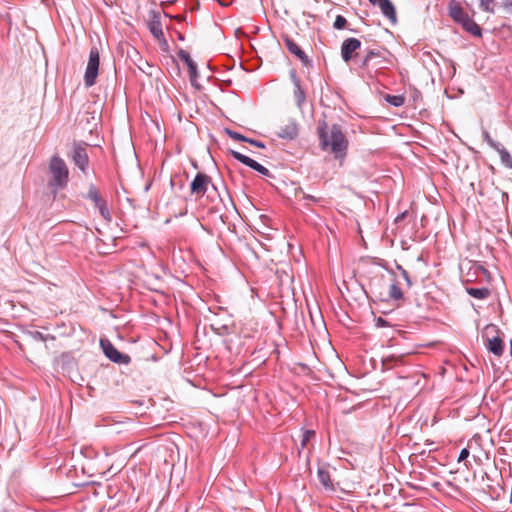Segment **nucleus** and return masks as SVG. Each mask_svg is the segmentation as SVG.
Wrapping results in <instances>:
<instances>
[{"label": "nucleus", "instance_id": "obj_1", "mask_svg": "<svg viewBox=\"0 0 512 512\" xmlns=\"http://www.w3.org/2000/svg\"><path fill=\"white\" fill-rule=\"evenodd\" d=\"M317 135L321 150L329 151L335 159L342 160L346 157L349 141L339 124L329 126L325 120H321L317 125Z\"/></svg>", "mask_w": 512, "mask_h": 512}, {"label": "nucleus", "instance_id": "obj_2", "mask_svg": "<svg viewBox=\"0 0 512 512\" xmlns=\"http://www.w3.org/2000/svg\"><path fill=\"white\" fill-rule=\"evenodd\" d=\"M49 172L51 178L48 182L49 187L58 190L64 188L68 183L69 170L62 158L54 155L50 159Z\"/></svg>", "mask_w": 512, "mask_h": 512}, {"label": "nucleus", "instance_id": "obj_3", "mask_svg": "<svg viewBox=\"0 0 512 512\" xmlns=\"http://www.w3.org/2000/svg\"><path fill=\"white\" fill-rule=\"evenodd\" d=\"M501 332L495 324H488L482 331V338L485 341L486 348L495 356H502L504 352V342Z\"/></svg>", "mask_w": 512, "mask_h": 512}, {"label": "nucleus", "instance_id": "obj_4", "mask_svg": "<svg viewBox=\"0 0 512 512\" xmlns=\"http://www.w3.org/2000/svg\"><path fill=\"white\" fill-rule=\"evenodd\" d=\"M391 64L392 61L386 49H368L361 62V67L369 68L372 66L376 69H384Z\"/></svg>", "mask_w": 512, "mask_h": 512}, {"label": "nucleus", "instance_id": "obj_5", "mask_svg": "<svg viewBox=\"0 0 512 512\" xmlns=\"http://www.w3.org/2000/svg\"><path fill=\"white\" fill-rule=\"evenodd\" d=\"M99 63V51L97 48L93 47L89 53V59L84 75V83L87 87H91L95 84L98 75Z\"/></svg>", "mask_w": 512, "mask_h": 512}, {"label": "nucleus", "instance_id": "obj_6", "mask_svg": "<svg viewBox=\"0 0 512 512\" xmlns=\"http://www.w3.org/2000/svg\"><path fill=\"white\" fill-rule=\"evenodd\" d=\"M86 198L90 200L96 208H98L100 215L107 221L112 220L110 210L107 206L106 200H104L94 184H90L86 194Z\"/></svg>", "mask_w": 512, "mask_h": 512}, {"label": "nucleus", "instance_id": "obj_7", "mask_svg": "<svg viewBox=\"0 0 512 512\" xmlns=\"http://www.w3.org/2000/svg\"><path fill=\"white\" fill-rule=\"evenodd\" d=\"M101 347L105 356L114 363L117 364H129L131 358L127 354L119 352L109 340H101Z\"/></svg>", "mask_w": 512, "mask_h": 512}, {"label": "nucleus", "instance_id": "obj_8", "mask_svg": "<svg viewBox=\"0 0 512 512\" xmlns=\"http://www.w3.org/2000/svg\"><path fill=\"white\" fill-rule=\"evenodd\" d=\"M71 159L84 174L88 173L89 158L86 147L81 144H75L71 152Z\"/></svg>", "mask_w": 512, "mask_h": 512}, {"label": "nucleus", "instance_id": "obj_9", "mask_svg": "<svg viewBox=\"0 0 512 512\" xmlns=\"http://www.w3.org/2000/svg\"><path fill=\"white\" fill-rule=\"evenodd\" d=\"M210 184V176L202 172L197 173L190 184L191 194L195 195L197 198L203 197Z\"/></svg>", "mask_w": 512, "mask_h": 512}, {"label": "nucleus", "instance_id": "obj_10", "mask_svg": "<svg viewBox=\"0 0 512 512\" xmlns=\"http://www.w3.org/2000/svg\"><path fill=\"white\" fill-rule=\"evenodd\" d=\"M230 154L235 160L257 171L261 175L270 176V171L263 165L259 164L257 161L253 160L252 158L235 150H230Z\"/></svg>", "mask_w": 512, "mask_h": 512}, {"label": "nucleus", "instance_id": "obj_11", "mask_svg": "<svg viewBox=\"0 0 512 512\" xmlns=\"http://www.w3.org/2000/svg\"><path fill=\"white\" fill-rule=\"evenodd\" d=\"M230 154L235 160L257 171L261 175L270 176V171L263 165L259 164L257 161L253 160L252 158L235 150H230Z\"/></svg>", "mask_w": 512, "mask_h": 512}, {"label": "nucleus", "instance_id": "obj_12", "mask_svg": "<svg viewBox=\"0 0 512 512\" xmlns=\"http://www.w3.org/2000/svg\"><path fill=\"white\" fill-rule=\"evenodd\" d=\"M360 47L361 42L359 39L353 37L345 39L341 45V57L343 61L348 63Z\"/></svg>", "mask_w": 512, "mask_h": 512}, {"label": "nucleus", "instance_id": "obj_13", "mask_svg": "<svg viewBox=\"0 0 512 512\" xmlns=\"http://www.w3.org/2000/svg\"><path fill=\"white\" fill-rule=\"evenodd\" d=\"M286 48L291 54H294L304 66H311L312 61L308 58L305 52L289 37L284 39Z\"/></svg>", "mask_w": 512, "mask_h": 512}, {"label": "nucleus", "instance_id": "obj_14", "mask_svg": "<svg viewBox=\"0 0 512 512\" xmlns=\"http://www.w3.org/2000/svg\"><path fill=\"white\" fill-rule=\"evenodd\" d=\"M277 136L285 140H294L298 136V125L296 121L289 120L286 124L280 127L277 132Z\"/></svg>", "mask_w": 512, "mask_h": 512}, {"label": "nucleus", "instance_id": "obj_15", "mask_svg": "<svg viewBox=\"0 0 512 512\" xmlns=\"http://www.w3.org/2000/svg\"><path fill=\"white\" fill-rule=\"evenodd\" d=\"M449 14L454 21L461 25H463V23H466L470 19V16L463 10V8L458 3L450 5Z\"/></svg>", "mask_w": 512, "mask_h": 512}, {"label": "nucleus", "instance_id": "obj_16", "mask_svg": "<svg viewBox=\"0 0 512 512\" xmlns=\"http://www.w3.org/2000/svg\"><path fill=\"white\" fill-rule=\"evenodd\" d=\"M377 5L386 18H388L392 23H396L395 7L390 0H382Z\"/></svg>", "mask_w": 512, "mask_h": 512}, {"label": "nucleus", "instance_id": "obj_17", "mask_svg": "<svg viewBox=\"0 0 512 512\" xmlns=\"http://www.w3.org/2000/svg\"><path fill=\"white\" fill-rule=\"evenodd\" d=\"M150 33L159 41L164 40V33L162 29V24L160 21V17L154 14L153 19L149 23Z\"/></svg>", "mask_w": 512, "mask_h": 512}, {"label": "nucleus", "instance_id": "obj_18", "mask_svg": "<svg viewBox=\"0 0 512 512\" xmlns=\"http://www.w3.org/2000/svg\"><path fill=\"white\" fill-rule=\"evenodd\" d=\"M293 83H294V99L296 105L301 108L303 103L305 102V92L300 85V80L296 77L295 73L292 74Z\"/></svg>", "mask_w": 512, "mask_h": 512}, {"label": "nucleus", "instance_id": "obj_19", "mask_svg": "<svg viewBox=\"0 0 512 512\" xmlns=\"http://www.w3.org/2000/svg\"><path fill=\"white\" fill-rule=\"evenodd\" d=\"M317 476H318L319 482L322 484V486L326 490H330V491L334 490V486L331 481L330 473L326 469L319 468L318 472H317Z\"/></svg>", "mask_w": 512, "mask_h": 512}, {"label": "nucleus", "instance_id": "obj_20", "mask_svg": "<svg viewBox=\"0 0 512 512\" xmlns=\"http://www.w3.org/2000/svg\"><path fill=\"white\" fill-rule=\"evenodd\" d=\"M466 292L471 297L479 299V300L486 299L490 295V291L486 287H482V288L468 287V288H466Z\"/></svg>", "mask_w": 512, "mask_h": 512}, {"label": "nucleus", "instance_id": "obj_21", "mask_svg": "<svg viewBox=\"0 0 512 512\" xmlns=\"http://www.w3.org/2000/svg\"><path fill=\"white\" fill-rule=\"evenodd\" d=\"M495 150L499 153L502 164L507 168H512V157L507 149L502 144H500L499 148Z\"/></svg>", "mask_w": 512, "mask_h": 512}, {"label": "nucleus", "instance_id": "obj_22", "mask_svg": "<svg viewBox=\"0 0 512 512\" xmlns=\"http://www.w3.org/2000/svg\"><path fill=\"white\" fill-rule=\"evenodd\" d=\"M462 27L474 36H481V28L472 18H470L466 23H463Z\"/></svg>", "mask_w": 512, "mask_h": 512}, {"label": "nucleus", "instance_id": "obj_23", "mask_svg": "<svg viewBox=\"0 0 512 512\" xmlns=\"http://www.w3.org/2000/svg\"><path fill=\"white\" fill-rule=\"evenodd\" d=\"M402 361V356L391 355L382 360V364L386 369L393 368L398 362Z\"/></svg>", "mask_w": 512, "mask_h": 512}, {"label": "nucleus", "instance_id": "obj_24", "mask_svg": "<svg viewBox=\"0 0 512 512\" xmlns=\"http://www.w3.org/2000/svg\"><path fill=\"white\" fill-rule=\"evenodd\" d=\"M389 297L393 300H401L403 298V292L396 283H392L389 287Z\"/></svg>", "mask_w": 512, "mask_h": 512}, {"label": "nucleus", "instance_id": "obj_25", "mask_svg": "<svg viewBox=\"0 0 512 512\" xmlns=\"http://www.w3.org/2000/svg\"><path fill=\"white\" fill-rule=\"evenodd\" d=\"M188 71H189V76H190V82L193 86L197 87V77H198V72H197V65L195 62L193 63H188Z\"/></svg>", "mask_w": 512, "mask_h": 512}, {"label": "nucleus", "instance_id": "obj_26", "mask_svg": "<svg viewBox=\"0 0 512 512\" xmlns=\"http://www.w3.org/2000/svg\"><path fill=\"white\" fill-rule=\"evenodd\" d=\"M27 334L35 341H42L45 342L48 339H54L53 336L50 335H44L40 331H28Z\"/></svg>", "mask_w": 512, "mask_h": 512}, {"label": "nucleus", "instance_id": "obj_27", "mask_svg": "<svg viewBox=\"0 0 512 512\" xmlns=\"http://www.w3.org/2000/svg\"><path fill=\"white\" fill-rule=\"evenodd\" d=\"M386 100L394 107H400L404 104V97L400 95H387Z\"/></svg>", "mask_w": 512, "mask_h": 512}, {"label": "nucleus", "instance_id": "obj_28", "mask_svg": "<svg viewBox=\"0 0 512 512\" xmlns=\"http://www.w3.org/2000/svg\"><path fill=\"white\" fill-rule=\"evenodd\" d=\"M483 140L494 150L499 148L501 143L494 141L487 130L482 131Z\"/></svg>", "mask_w": 512, "mask_h": 512}, {"label": "nucleus", "instance_id": "obj_29", "mask_svg": "<svg viewBox=\"0 0 512 512\" xmlns=\"http://www.w3.org/2000/svg\"><path fill=\"white\" fill-rule=\"evenodd\" d=\"M226 134L233 140H236V141H241V142H246L248 141V137L242 135L241 133L239 132H236V131H233V130H230V129H226Z\"/></svg>", "mask_w": 512, "mask_h": 512}, {"label": "nucleus", "instance_id": "obj_30", "mask_svg": "<svg viewBox=\"0 0 512 512\" xmlns=\"http://www.w3.org/2000/svg\"><path fill=\"white\" fill-rule=\"evenodd\" d=\"M315 436L314 430H305L302 432L301 436V448H304L307 443L311 440L312 437Z\"/></svg>", "mask_w": 512, "mask_h": 512}, {"label": "nucleus", "instance_id": "obj_31", "mask_svg": "<svg viewBox=\"0 0 512 512\" xmlns=\"http://www.w3.org/2000/svg\"><path fill=\"white\" fill-rule=\"evenodd\" d=\"M346 24H347L346 18L342 15H337L335 18L333 27L337 30H341V29L345 28Z\"/></svg>", "mask_w": 512, "mask_h": 512}, {"label": "nucleus", "instance_id": "obj_32", "mask_svg": "<svg viewBox=\"0 0 512 512\" xmlns=\"http://www.w3.org/2000/svg\"><path fill=\"white\" fill-rule=\"evenodd\" d=\"M396 269L397 271H399V273L401 274L402 278L405 280L406 284H407V287H411L412 286V281L408 275V272L401 266V265H396Z\"/></svg>", "mask_w": 512, "mask_h": 512}, {"label": "nucleus", "instance_id": "obj_33", "mask_svg": "<svg viewBox=\"0 0 512 512\" xmlns=\"http://www.w3.org/2000/svg\"><path fill=\"white\" fill-rule=\"evenodd\" d=\"M178 56L179 58L184 61V63L188 66V63H193L194 61L192 60V58L190 57V54L181 49L179 52H178Z\"/></svg>", "mask_w": 512, "mask_h": 512}, {"label": "nucleus", "instance_id": "obj_34", "mask_svg": "<svg viewBox=\"0 0 512 512\" xmlns=\"http://www.w3.org/2000/svg\"><path fill=\"white\" fill-rule=\"evenodd\" d=\"M491 3L492 2H486V0H480V8L486 12H493V9L490 7Z\"/></svg>", "mask_w": 512, "mask_h": 512}, {"label": "nucleus", "instance_id": "obj_35", "mask_svg": "<svg viewBox=\"0 0 512 512\" xmlns=\"http://www.w3.org/2000/svg\"><path fill=\"white\" fill-rule=\"evenodd\" d=\"M246 143H249L255 147H258V148H265V144L259 140H255V139H252V138H248V141H246Z\"/></svg>", "mask_w": 512, "mask_h": 512}, {"label": "nucleus", "instance_id": "obj_36", "mask_svg": "<svg viewBox=\"0 0 512 512\" xmlns=\"http://www.w3.org/2000/svg\"><path fill=\"white\" fill-rule=\"evenodd\" d=\"M469 450L467 448H463L460 453H459V456H458V462H462L464 461L466 458H468L469 456Z\"/></svg>", "mask_w": 512, "mask_h": 512}, {"label": "nucleus", "instance_id": "obj_37", "mask_svg": "<svg viewBox=\"0 0 512 512\" xmlns=\"http://www.w3.org/2000/svg\"><path fill=\"white\" fill-rule=\"evenodd\" d=\"M387 324H388L387 321L384 318H382V317H378L376 319V326L377 327H385V326H387Z\"/></svg>", "mask_w": 512, "mask_h": 512}, {"label": "nucleus", "instance_id": "obj_38", "mask_svg": "<svg viewBox=\"0 0 512 512\" xmlns=\"http://www.w3.org/2000/svg\"><path fill=\"white\" fill-rule=\"evenodd\" d=\"M303 198L305 200H310V201H313V202H318L320 200L319 198H316V197H314L312 195L305 194V193L303 194Z\"/></svg>", "mask_w": 512, "mask_h": 512}, {"label": "nucleus", "instance_id": "obj_39", "mask_svg": "<svg viewBox=\"0 0 512 512\" xmlns=\"http://www.w3.org/2000/svg\"><path fill=\"white\" fill-rule=\"evenodd\" d=\"M406 214H407V212H403L401 215H399V216L397 217V219H396V220H398V219H403V218L406 216Z\"/></svg>", "mask_w": 512, "mask_h": 512}, {"label": "nucleus", "instance_id": "obj_40", "mask_svg": "<svg viewBox=\"0 0 512 512\" xmlns=\"http://www.w3.org/2000/svg\"><path fill=\"white\" fill-rule=\"evenodd\" d=\"M494 0H486V2H493Z\"/></svg>", "mask_w": 512, "mask_h": 512}]
</instances>
